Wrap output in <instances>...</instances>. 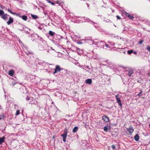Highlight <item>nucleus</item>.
I'll return each instance as SVG.
<instances>
[{
    "label": "nucleus",
    "instance_id": "nucleus-25",
    "mask_svg": "<svg viewBox=\"0 0 150 150\" xmlns=\"http://www.w3.org/2000/svg\"><path fill=\"white\" fill-rule=\"evenodd\" d=\"M147 49L149 51H150V47L149 46H148L147 47Z\"/></svg>",
    "mask_w": 150,
    "mask_h": 150
},
{
    "label": "nucleus",
    "instance_id": "nucleus-33",
    "mask_svg": "<svg viewBox=\"0 0 150 150\" xmlns=\"http://www.w3.org/2000/svg\"><path fill=\"white\" fill-rule=\"evenodd\" d=\"M51 4L52 5H54V3L53 2H52L51 3Z\"/></svg>",
    "mask_w": 150,
    "mask_h": 150
},
{
    "label": "nucleus",
    "instance_id": "nucleus-5",
    "mask_svg": "<svg viewBox=\"0 0 150 150\" xmlns=\"http://www.w3.org/2000/svg\"><path fill=\"white\" fill-rule=\"evenodd\" d=\"M85 69L86 71H87L90 74H91L93 71L91 69L89 68V67L88 66H86V69Z\"/></svg>",
    "mask_w": 150,
    "mask_h": 150
},
{
    "label": "nucleus",
    "instance_id": "nucleus-32",
    "mask_svg": "<svg viewBox=\"0 0 150 150\" xmlns=\"http://www.w3.org/2000/svg\"><path fill=\"white\" fill-rule=\"evenodd\" d=\"M57 3L59 4H60L61 3L59 1H57Z\"/></svg>",
    "mask_w": 150,
    "mask_h": 150
},
{
    "label": "nucleus",
    "instance_id": "nucleus-16",
    "mask_svg": "<svg viewBox=\"0 0 150 150\" xmlns=\"http://www.w3.org/2000/svg\"><path fill=\"white\" fill-rule=\"evenodd\" d=\"M109 128L108 126H105L104 127V131L107 132L108 130L109 129Z\"/></svg>",
    "mask_w": 150,
    "mask_h": 150
},
{
    "label": "nucleus",
    "instance_id": "nucleus-10",
    "mask_svg": "<svg viewBox=\"0 0 150 150\" xmlns=\"http://www.w3.org/2000/svg\"><path fill=\"white\" fill-rule=\"evenodd\" d=\"M5 139V138L4 137L2 138H0V144H1L4 142Z\"/></svg>",
    "mask_w": 150,
    "mask_h": 150
},
{
    "label": "nucleus",
    "instance_id": "nucleus-31",
    "mask_svg": "<svg viewBox=\"0 0 150 150\" xmlns=\"http://www.w3.org/2000/svg\"><path fill=\"white\" fill-rule=\"evenodd\" d=\"M143 42V40H141V41H140L139 42V43L140 44H142V42Z\"/></svg>",
    "mask_w": 150,
    "mask_h": 150
},
{
    "label": "nucleus",
    "instance_id": "nucleus-11",
    "mask_svg": "<svg viewBox=\"0 0 150 150\" xmlns=\"http://www.w3.org/2000/svg\"><path fill=\"white\" fill-rule=\"evenodd\" d=\"M126 13V16H127L128 17V18H129L130 19H131V20H132L133 19L134 17L133 16H132L131 15H130L129 14H128Z\"/></svg>",
    "mask_w": 150,
    "mask_h": 150
},
{
    "label": "nucleus",
    "instance_id": "nucleus-17",
    "mask_svg": "<svg viewBox=\"0 0 150 150\" xmlns=\"http://www.w3.org/2000/svg\"><path fill=\"white\" fill-rule=\"evenodd\" d=\"M55 34V33L51 31H50L49 32V34L51 36H53Z\"/></svg>",
    "mask_w": 150,
    "mask_h": 150
},
{
    "label": "nucleus",
    "instance_id": "nucleus-9",
    "mask_svg": "<svg viewBox=\"0 0 150 150\" xmlns=\"http://www.w3.org/2000/svg\"><path fill=\"white\" fill-rule=\"evenodd\" d=\"M92 80L91 79H87L86 80L85 82L86 83L90 84L92 83Z\"/></svg>",
    "mask_w": 150,
    "mask_h": 150
},
{
    "label": "nucleus",
    "instance_id": "nucleus-34",
    "mask_svg": "<svg viewBox=\"0 0 150 150\" xmlns=\"http://www.w3.org/2000/svg\"><path fill=\"white\" fill-rule=\"evenodd\" d=\"M134 54H136L137 53V52L136 51H134V52H133Z\"/></svg>",
    "mask_w": 150,
    "mask_h": 150
},
{
    "label": "nucleus",
    "instance_id": "nucleus-36",
    "mask_svg": "<svg viewBox=\"0 0 150 150\" xmlns=\"http://www.w3.org/2000/svg\"><path fill=\"white\" fill-rule=\"evenodd\" d=\"M149 76H150V74H149Z\"/></svg>",
    "mask_w": 150,
    "mask_h": 150
},
{
    "label": "nucleus",
    "instance_id": "nucleus-28",
    "mask_svg": "<svg viewBox=\"0 0 150 150\" xmlns=\"http://www.w3.org/2000/svg\"><path fill=\"white\" fill-rule=\"evenodd\" d=\"M116 17L118 19H120V17L118 16H117Z\"/></svg>",
    "mask_w": 150,
    "mask_h": 150
},
{
    "label": "nucleus",
    "instance_id": "nucleus-8",
    "mask_svg": "<svg viewBox=\"0 0 150 150\" xmlns=\"http://www.w3.org/2000/svg\"><path fill=\"white\" fill-rule=\"evenodd\" d=\"M17 15L18 16L20 17L21 18L24 20L26 21L27 19V17L26 16L24 15L22 16L20 14H17Z\"/></svg>",
    "mask_w": 150,
    "mask_h": 150
},
{
    "label": "nucleus",
    "instance_id": "nucleus-20",
    "mask_svg": "<svg viewBox=\"0 0 150 150\" xmlns=\"http://www.w3.org/2000/svg\"><path fill=\"white\" fill-rule=\"evenodd\" d=\"M19 114H20V110H17L16 111V113L15 114V115H19Z\"/></svg>",
    "mask_w": 150,
    "mask_h": 150
},
{
    "label": "nucleus",
    "instance_id": "nucleus-22",
    "mask_svg": "<svg viewBox=\"0 0 150 150\" xmlns=\"http://www.w3.org/2000/svg\"><path fill=\"white\" fill-rule=\"evenodd\" d=\"M142 91H141L140 92H139L137 95L139 97H140L142 95Z\"/></svg>",
    "mask_w": 150,
    "mask_h": 150
},
{
    "label": "nucleus",
    "instance_id": "nucleus-23",
    "mask_svg": "<svg viewBox=\"0 0 150 150\" xmlns=\"http://www.w3.org/2000/svg\"><path fill=\"white\" fill-rule=\"evenodd\" d=\"M8 11L10 12L12 14H15L12 11H11L9 9H8Z\"/></svg>",
    "mask_w": 150,
    "mask_h": 150
},
{
    "label": "nucleus",
    "instance_id": "nucleus-30",
    "mask_svg": "<svg viewBox=\"0 0 150 150\" xmlns=\"http://www.w3.org/2000/svg\"><path fill=\"white\" fill-rule=\"evenodd\" d=\"M47 2L49 3H51L52 2L50 1L49 0H47Z\"/></svg>",
    "mask_w": 150,
    "mask_h": 150
},
{
    "label": "nucleus",
    "instance_id": "nucleus-14",
    "mask_svg": "<svg viewBox=\"0 0 150 150\" xmlns=\"http://www.w3.org/2000/svg\"><path fill=\"white\" fill-rule=\"evenodd\" d=\"M78 129V127H75L73 129V132H76Z\"/></svg>",
    "mask_w": 150,
    "mask_h": 150
},
{
    "label": "nucleus",
    "instance_id": "nucleus-21",
    "mask_svg": "<svg viewBox=\"0 0 150 150\" xmlns=\"http://www.w3.org/2000/svg\"><path fill=\"white\" fill-rule=\"evenodd\" d=\"M4 115H0V120L4 118Z\"/></svg>",
    "mask_w": 150,
    "mask_h": 150
},
{
    "label": "nucleus",
    "instance_id": "nucleus-19",
    "mask_svg": "<svg viewBox=\"0 0 150 150\" xmlns=\"http://www.w3.org/2000/svg\"><path fill=\"white\" fill-rule=\"evenodd\" d=\"M133 73V72L132 71H129L128 72V75L129 76H131L132 75V74Z\"/></svg>",
    "mask_w": 150,
    "mask_h": 150
},
{
    "label": "nucleus",
    "instance_id": "nucleus-26",
    "mask_svg": "<svg viewBox=\"0 0 150 150\" xmlns=\"http://www.w3.org/2000/svg\"><path fill=\"white\" fill-rule=\"evenodd\" d=\"M77 44H83L82 42H81L80 41H79L77 42Z\"/></svg>",
    "mask_w": 150,
    "mask_h": 150
},
{
    "label": "nucleus",
    "instance_id": "nucleus-35",
    "mask_svg": "<svg viewBox=\"0 0 150 150\" xmlns=\"http://www.w3.org/2000/svg\"><path fill=\"white\" fill-rule=\"evenodd\" d=\"M1 109V107L0 106V109Z\"/></svg>",
    "mask_w": 150,
    "mask_h": 150
},
{
    "label": "nucleus",
    "instance_id": "nucleus-29",
    "mask_svg": "<svg viewBox=\"0 0 150 150\" xmlns=\"http://www.w3.org/2000/svg\"><path fill=\"white\" fill-rule=\"evenodd\" d=\"M79 67H81V68H83V69H84V68L82 67V66L81 65H79Z\"/></svg>",
    "mask_w": 150,
    "mask_h": 150
},
{
    "label": "nucleus",
    "instance_id": "nucleus-13",
    "mask_svg": "<svg viewBox=\"0 0 150 150\" xmlns=\"http://www.w3.org/2000/svg\"><path fill=\"white\" fill-rule=\"evenodd\" d=\"M14 74V71L13 70H11L9 71V74L11 76H12Z\"/></svg>",
    "mask_w": 150,
    "mask_h": 150
},
{
    "label": "nucleus",
    "instance_id": "nucleus-12",
    "mask_svg": "<svg viewBox=\"0 0 150 150\" xmlns=\"http://www.w3.org/2000/svg\"><path fill=\"white\" fill-rule=\"evenodd\" d=\"M135 140L137 141L139 140V135L137 134H136L135 135L134 137Z\"/></svg>",
    "mask_w": 150,
    "mask_h": 150
},
{
    "label": "nucleus",
    "instance_id": "nucleus-18",
    "mask_svg": "<svg viewBox=\"0 0 150 150\" xmlns=\"http://www.w3.org/2000/svg\"><path fill=\"white\" fill-rule=\"evenodd\" d=\"M133 52V51L132 50H128L127 51V53L129 54H131Z\"/></svg>",
    "mask_w": 150,
    "mask_h": 150
},
{
    "label": "nucleus",
    "instance_id": "nucleus-27",
    "mask_svg": "<svg viewBox=\"0 0 150 150\" xmlns=\"http://www.w3.org/2000/svg\"><path fill=\"white\" fill-rule=\"evenodd\" d=\"M31 98H32L31 97H29V98L27 97L26 98V100H29L30 99H31Z\"/></svg>",
    "mask_w": 150,
    "mask_h": 150
},
{
    "label": "nucleus",
    "instance_id": "nucleus-6",
    "mask_svg": "<svg viewBox=\"0 0 150 150\" xmlns=\"http://www.w3.org/2000/svg\"><path fill=\"white\" fill-rule=\"evenodd\" d=\"M115 97H116L117 102L119 105H120V106H121L122 104L121 103V101L120 99V98L119 97H118L117 95Z\"/></svg>",
    "mask_w": 150,
    "mask_h": 150
},
{
    "label": "nucleus",
    "instance_id": "nucleus-3",
    "mask_svg": "<svg viewBox=\"0 0 150 150\" xmlns=\"http://www.w3.org/2000/svg\"><path fill=\"white\" fill-rule=\"evenodd\" d=\"M61 70L60 67L59 65H57L54 69V72L53 74H54L60 71Z\"/></svg>",
    "mask_w": 150,
    "mask_h": 150
},
{
    "label": "nucleus",
    "instance_id": "nucleus-1",
    "mask_svg": "<svg viewBox=\"0 0 150 150\" xmlns=\"http://www.w3.org/2000/svg\"><path fill=\"white\" fill-rule=\"evenodd\" d=\"M0 16L4 21H6L8 18L9 20L7 23L8 25H9L12 23L13 21V18L7 14H5L3 11L0 10Z\"/></svg>",
    "mask_w": 150,
    "mask_h": 150
},
{
    "label": "nucleus",
    "instance_id": "nucleus-24",
    "mask_svg": "<svg viewBox=\"0 0 150 150\" xmlns=\"http://www.w3.org/2000/svg\"><path fill=\"white\" fill-rule=\"evenodd\" d=\"M111 147H112V148L113 149H115L116 148L115 146V145H112V146H111Z\"/></svg>",
    "mask_w": 150,
    "mask_h": 150
},
{
    "label": "nucleus",
    "instance_id": "nucleus-4",
    "mask_svg": "<svg viewBox=\"0 0 150 150\" xmlns=\"http://www.w3.org/2000/svg\"><path fill=\"white\" fill-rule=\"evenodd\" d=\"M134 129L132 128L127 129V132L129 134H131L133 132Z\"/></svg>",
    "mask_w": 150,
    "mask_h": 150
},
{
    "label": "nucleus",
    "instance_id": "nucleus-15",
    "mask_svg": "<svg viewBox=\"0 0 150 150\" xmlns=\"http://www.w3.org/2000/svg\"><path fill=\"white\" fill-rule=\"evenodd\" d=\"M31 16L32 18L34 19H36L38 18V16L35 15L31 14Z\"/></svg>",
    "mask_w": 150,
    "mask_h": 150
},
{
    "label": "nucleus",
    "instance_id": "nucleus-2",
    "mask_svg": "<svg viewBox=\"0 0 150 150\" xmlns=\"http://www.w3.org/2000/svg\"><path fill=\"white\" fill-rule=\"evenodd\" d=\"M67 130L66 129L63 133V134L61 135V136L62 137L63 141L65 142L66 141V137L67 136Z\"/></svg>",
    "mask_w": 150,
    "mask_h": 150
},
{
    "label": "nucleus",
    "instance_id": "nucleus-7",
    "mask_svg": "<svg viewBox=\"0 0 150 150\" xmlns=\"http://www.w3.org/2000/svg\"><path fill=\"white\" fill-rule=\"evenodd\" d=\"M102 119L105 121L108 122L109 121V118L106 116H103Z\"/></svg>",
    "mask_w": 150,
    "mask_h": 150
}]
</instances>
